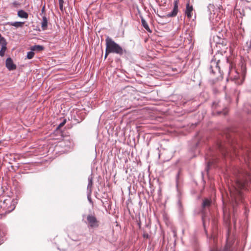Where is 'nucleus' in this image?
<instances>
[{
	"instance_id": "obj_19",
	"label": "nucleus",
	"mask_w": 251,
	"mask_h": 251,
	"mask_svg": "<svg viewBox=\"0 0 251 251\" xmlns=\"http://www.w3.org/2000/svg\"><path fill=\"white\" fill-rule=\"evenodd\" d=\"M34 54L35 53L32 50L29 51L27 53V58L29 59H32L34 57Z\"/></svg>"
},
{
	"instance_id": "obj_29",
	"label": "nucleus",
	"mask_w": 251,
	"mask_h": 251,
	"mask_svg": "<svg viewBox=\"0 0 251 251\" xmlns=\"http://www.w3.org/2000/svg\"><path fill=\"white\" fill-rule=\"evenodd\" d=\"M42 12H43L44 11V7L42 8Z\"/></svg>"
},
{
	"instance_id": "obj_5",
	"label": "nucleus",
	"mask_w": 251,
	"mask_h": 251,
	"mask_svg": "<svg viewBox=\"0 0 251 251\" xmlns=\"http://www.w3.org/2000/svg\"><path fill=\"white\" fill-rule=\"evenodd\" d=\"M87 220L89 226L91 228L97 227L99 226V221L94 215L91 214L87 215Z\"/></svg>"
},
{
	"instance_id": "obj_28",
	"label": "nucleus",
	"mask_w": 251,
	"mask_h": 251,
	"mask_svg": "<svg viewBox=\"0 0 251 251\" xmlns=\"http://www.w3.org/2000/svg\"><path fill=\"white\" fill-rule=\"evenodd\" d=\"M225 251H227V247H225Z\"/></svg>"
},
{
	"instance_id": "obj_23",
	"label": "nucleus",
	"mask_w": 251,
	"mask_h": 251,
	"mask_svg": "<svg viewBox=\"0 0 251 251\" xmlns=\"http://www.w3.org/2000/svg\"><path fill=\"white\" fill-rule=\"evenodd\" d=\"M143 237L145 238H149V235L147 233H144L143 234Z\"/></svg>"
},
{
	"instance_id": "obj_22",
	"label": "nucleus",
	"mask_w": 251,
	"mask_h": 251,
	"mask_svg": "<svg viewBox=\"0 0 251 251\" xmlns=\"http://www.w3.org/2000/svg\"><path fill=\"white\" fill-rule=\"evenodd\" d=\"M110 53H111V52H107V49L106 48V50H105V57H104L105 58H106L107 57L108 54Z\"/></svg>"
},
{
	"instance_id": "obj_15",
	"label": "nucleus",
	"mask_w": 251,
	"mask_h": 251,
	"mask_svg": "<svg viewBox=\"0 0 251 251\" xmlns=\"http://www.w3.org/2000/svg\"><path fill=\"white\" fill-rule=\"evenodd\" d=\"M44 50V47L41 45H35L31 47V50L32 51H41Z\"/></svg>"
},
{
	"instance_id": "obj_30",
	"label": "nucleus",
	"mask_w": 251,
	"mask_h": 251,
	"mask_svg": "<svg viewBox=\"0 0 251 251\" xmlns=\"http://www.w3.org/2000/svg\"><path fill=\"white\" fill-rule=\"evenodd\" d=\"M90 183H91V184L92 183V180H90Z\"/></svg>"
},
{
	"instance_id": "obj_11",
	"label": "nucleus",
	"mask_w": 251,
	"mask_h": 251,
	"mask_svg": "<svg viewBox=\"0 0 251 251\" xmlns=\"http://www.w3.org/2000/svg\"><path fill=\"white\" fill-rule=\"evenodd\" d=\"M18 16L21 18L27 19L28 14L23 10H20L18 12Z\"/></svg>"
},
{
	"instance_id": "obj_4",
	"label": "nucleus",
	"mask_w": 251,
	"mask_h": 251,
	"mask_svg": "<svg viewBox=\"0 0 251 251\" xmlns=\"http://www.w3.org/2000/svg\"><path fill=\"white\" fill-rule=\"evenodd\" d=\"M229 76L231 79L237 80L239 77V74L235 68L234 65L231 62H229Z\"/></svg>"
},
{
	"instance_id": "obj_14",
	"label": "nucleus",
	"mask_w": 251,
	"mask_h": 251,
	"mask_svg": "<svg viewBox=\"0 0 251 251\" xmlns=\"http://www.w3.org/2000/svg\"><path fill=\"white\" fill-rule=\"evenodd\" d=\"M141 22H142V25L149 32H151V30L150 27H149V26L148 24V23L146 22V21H145V20L142 18H141Z\"/></svg>"
},
{
	"instance_id": "obj_7",
	"label": "nucleus",
	"mask_w": 251,
	"mask_h": 251,
	"mask_svg": "<svg viewBox=\"0 0 251 251\" xmlns=\"http://www.w3.org/2000/svg\"><path fill=\"white\" fill-rule=\"evenodd\" d=\"M222 106V103L220 102H218V103L214 102L213 104V108L216 110V112L218 114H223L224 115H226L228 112V110L226 108H225L223 109V111H221L220 109H219V108L221 107Z\"/></svg>"
},
{
	"instance_id": "obj_1",
	"label": "nucleus",
	"mask_w": 251,
	"mask_h": 251,
	"mask_svg": "<svg viewBox=\"0 0 251 251\" xmlns=\"http://www.w3.org/2000/svg\"><path fill=\"white\" fill-rule=\"evenodd\" d=\"M251 184V176L247 170L243 169L238 171V175L234 185L229 187L231 200L238 204L242 201V190H246Z\"/></svg>"
},
{
	"instance_id": "obj_10",
	"label": "nucleus",
	"mask_w": 251,
	"mask_h": 251,
	"mask_svg": "<svg viewBox=\"0 0 251 251\" xmlns=\"http://www.w3.org/2000/svg\"><path fill=\"white\" fill-rule=\"evenodd\" d=\"M193 11V7L192 5H190L189 2L186 4V8L185 10V14L187 18L190 19L192 18Z\"/></svg>"
},
{
	"instance_id": "obj_2",
	"label": "nucleus",
	"mask_w": 251,
	"mask_h": 251,
	"mask_svg": "<svg viewBox=\"0 0 251 251\" xmlns=\"http://www.w3.org/2000/svg\"><path fill=\"white\" fill-rule=\"evenodd\" d=\"M105 45L107 52L115 53L120 55L123 54L124 51L122 48L109 36H107L105 39Z\"/></svg>"
},
{
	"instance_id": "obj_12",
	"label": "nucleus",
	"mask_w": 251,
	"mask_h": 251,
	"mask_svg": "<svg viewBox=\"0 0 251 251\" xmlns=\"http://www.w3.org/2000/svg\"><path fill=\"white\" fill-rule=\"evenodd\" d=\"M48 26V19L46 16L43 17V20L41 23V27L43 30H46Z\"/></svg>"
},
{
	"instance_id": "obj_13",
	"label": "nucleus",
	"mask_w": 251,
	"mask_h": 251,
	"mask_svg": "<svg viewBox=\"0 0 251 251\" xmlns=\"http://www.w3.org/2000/svg\"><path fill=\"white\" fill-rule=\"evenodd\" d=\"M8 24L10 25L14 26L16 27H23L24 23L22 22H15L14 23H8Z\"/></svg>"
},
{
	"instance_id": "obj_25",
	"label": "nucleus",
	"mask_w": 251,
	"mask_h": 251,
	"mask_svg": "<svg viewBox=\"0 0 251 251\" xmlns=\"http://www.w3.org/2000/svg\"><path fill=\"white\" fill-rule=\"evenodd\" d=\"M211 251H221L220 250H219L217 248H214L212 249Z\"/></svg>"
},
{
	"instance_id": "obj_21",
	"label": "nucleus",
	"mask_w": 251,
	"mask_h": 251,
	"mask_svg": "<svg viewBox=\"0 0 251 251\" xmlns=\"http://www.w3.org/2000/svg\"><path fill=\"white\" fill-rule=\"evenodd\" d=\"M59 8L61 11H63V3L59 4Z\"/></svg>"
},
{
	"instance_id": "obj_6",
	"label": "nucleus",
	"mask_w": 251,
	"mask_h": 251,
	"mask_svg": "<svg viewBox=\"0 0 251 251\" xmlns=\"http://www.w3.org/2000/svg\"><path fill=\"white\" fill-rule=\"evenodd\" d=\"M245 153L244 156V160L247 165L248 166V169L251 171V149L247 148L244 151Z\"/></svg>"
},
{
	"instance_id": "obj_3",
	"label": "nucleus",
	"mask_w": 251,
	"mask_h": 251,
	"mask_svg": "<svg viewBox=\"0 0 251 251\" xmlns=\"http://www.w3.org/2000/svg\"><path fill=\"white\" fill-rule=\"evenodd\" d=\"M219 149L220 152L222 153L224 156L226 157H232L233 155H237L238 152H237L236 149L233 146H231L230 149H227L221 143L218 145Z\"/></svg>"
},
{
	"instance_id": "obj_16",
	"label": "nucleus",
	"mask_w": 251,
	"mask_h": 251,
	"mask_svg": "<svg viewBox=\"0 0 251 251\" xmlns=\"http://www.w3.org/2000/svg\"><path fill=\"white\" fill-rule=\"evenodd\" d=\"M211 203V201L207 199H205L203 201L202 207L203 208L210 206Z\"/></svg>"
},
{
	"instance_id": "obj_18",
	"label": "nucleus",
	"mask_w": 251,
	"mask_h": 251,
	"mask_svg": "<svg viewBox=\"0 0 251 251\" xmlns=\"http://www.w3.org/2000/svg\"><path fill=\"white\" fill-rule=\"evenodd\" d=\"M7 43L5 39L0 34V46H2L6 45Z\"/></svg>"
},
{
	"instance_id": "obj_24",
	"label": "nucleus",
	"mask_w": 251,
	"mask_h": 251,
	"mask_svg": "<svg viewBox=\"0 0 251 251\" xmlns=\"http://www.w3.org/2000/svg\"><path fill=\"white\" fill-rule=\"evenodd\" d=\"M13 5L14 6L17 7V5H19V3H18V2H17V1H15V2H14L13 3Z\"/></svg>"
},
{
	"instance_id": "obj_8",
	"label": "nucleus",
	"mask_w": 251,
	"mask_h": 251,
	"mask_svg": "<svg viewBox=\"0 0 251 251\" xmlns=\"http://www.w3.org/2000/svg\"><path fill=\"white\" fill-rule=\"evenodd\" d=\"M174 5V8L172 12L167 15V17H173L176 16L178 12V1L175 0Z\"/></svg>"
},
{
	"instance_id": "obj_20",
	"label": "nucleus",
	"mask_w": 251,
	"mask_h": 251,
	"mask_svg": "<svg viewBox=\"0 0 251 251\" xmlns=\"http://www.w3.org/2000/svg\"><path fill=\"white\" fill-rule=\"evenodd\" d=\"M215 162H216V161L214 159H212V160L209 159V160L207 162L208 166H210V165H212V164H214Z\"/></svg>"
},
{
	"instance_id": "obj_9",
	"label": "nucleus",
	"mask_w": 251,
	"mask_h": 251,
	"mask_svg": "<svg viewBox=\"0 0 251 251\" xmlns=\"http://www.w3.org/2000/svg\"><path fill=\"white\" fill-rule=\"evenodd\" d=\"M6 67L9 71L14 70L16 68V66L13 63L11 58H8L6 60Z\"/></svg>"
},
{
	"instance_id": "obj_26",
	"label": "nucleus",
	"mask_w": 251,
	"mask_h": 251,
	"mask_svg": "<svg viewBox=\"0 0 251 251\" xmlns=\"http://www.w3.org/2000/svg\"><path fill=\"white\" fill-rule=\"evenodd\" d=\"M65 122H65V121H64L63 123H61V124H60V125H59V126H63L65 124Z\"/></svg>"
},
{
	"instance_id": "obj_27",
	"label": "nucleus",
	"mask_w": 251,
	"mask_h": 251,
	"mask_svg": "<svg viewBox=\"0 0 251 251\" xmlns=\"http://www.w3.org/2000/svg\"><path fill=\"white\" fill-rule=\"evenodd\" d=\"M59 1V4H61L64 3L63 0H58Z\"/></svg>"
},
{
	"instance_id": "obj_17",
	"label": "nucleus",
	"mask_w": 251,
	"mask_h": 251,
	"mask_svg": "<svg viewBox=\"0 0 251 251\" xmlns=\"http://www.w3.org/2000/svg\"><path fill=\"white\" fill-rule=\"evenodd\" d=\"M6 45L1 46V50H0V56H3L5 54V52L6 50Z\"/></svg>"
}]
</instances>
